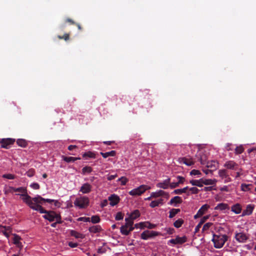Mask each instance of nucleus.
<instances>
[{"mask_svg":"<svg viewBox=\"0 0 256 256\" xmlns=\"http://www.w3.org/2000/svg\"><path fill=\"white\" fill-rule=\"evenodd\" d=\"M16 194L20 195L21 196H23L22 200L24 201V202L30 208L34 203V200H32V198L29 195H28L27 192L24 194Z\"/></svg>","mask_w":256,"mask_h":256,"instance_id":"obj_10","label":"nucleus"},{"mask_svg":"<svg viewBox=\"0 0 256 256\" xmlns=\"http://www.w3.org/2000/svg\"><path fill=\"white\" fill-rule=\"evenodd\" d=\"M100 218L98 216H93L90 218V221H91L93 224H97L100 222Z\"/></svg>","mask_w":256,"mask_h":256,"instance_id":"obj_39","label":"nucleus"},{"mask_svg":"<svg viewBox=\"0 0 256 256\" xmlns=\"http://www.w3.org/2000/svg\"><path fill=\"white\" fill-rule=\"evenodd\" d=\"M144 226H146V228H147L150 229H152V228H154L156 227V224H152L148 222H146V224Z\"/></svg>","mask_w":256,"mask_h":256,"instance_id":"obj_52","label":"nucleus"},{"mask_svg":"<svg viewBox=\"0 0 256 256\" xmlns=\"http://www.w3.org/2000/svg\"><path fill=\"white\" fill-rule=\"evenodd\" d=\"M201 174H201L200 172L197 170H192L190 172V174L192 176L200 175Z\"/></svg>","mask_w":256,"mask_h":256,"instance_id":"obj_54","label":"nucleus"},{"mask_svg":"<svg viewBox=\"0 0 256 256\" xmlns=\"http://www.w3.org/2000/svg\"><path fill=\"white\" fill-rule=\"evenodd\" d=\"M158 232L154 231L144 230L141 234V238L144 240H147L150 238L158 236Z\"/></svg>","mask_w":256,"mask_h":256,"instance_id":"obj_5","label":"nucleus"},{"mask_svg":"<svg viewBox=\"0 0 256 256\" xmlns=\"http://www.w3.org/2000/svg\"><path fill=\"white\" fill-rule=\"evenodd\" d=\"M189 190L193 194H197L199 192V190L196 187L191 188Z\"/></svg>","mask_w":256,"mask_h":256,"instance_id":"obj_57","label":"nucleus"},{"mask_svg":"<svg viewBox=\"0 0 256 256\" xmlns=\"http://www.w3.org/2000/svg\"><path fill=\"white\" fill-rule=\"evenodd\" d=\"M16 143L18 146L22 148L26 147L28 144L27 142L24 139H18Z\"/></svg>","mask_w":256,"mask_h":256,"instance_id":"obj_35","label":"nucleus"},{"mask_svg":"<svg viewBox=\"0 0 256 256\" xmlns=\"http://www.w3.org/2000/svg\"><path fill=\"white\" fill-rule=\"evenodd\" d=\"M180 162L188 166H190L194 164V162L192 158H181Z\"/></svg>","mask_w":256,"mask_h":256,"instance_id":"obj_26","label":"nucleus"},{"mask_svg":"<svg viewBox=\"0 0 256 256\" xmlns=\"http://www.w3.org/2000/svg\"><path fill=\"white\" fill-rule=\"evenodd\" d=\"M41 204L34 203L31 206L30 208L39 212L40 214H45L48 213V210H44Z\"/></svg>","mask_w":256,"mask_h":256,"instance_id":"obj_12","label":"nucleus"},{"mask_svg":"<svg viewBox=\"0 0 256 256\" xmlns=\"http://www.w3.org/2000/svg\"><path fill=\"white\" fill-rule=\"evenodd\" d=\"M30 186L34 190H38L40 188L39 184L36 182H34L31 184Z\"/></svg>","mask_w":256,"mask_h":256,"instance_id":"obj_53","label":"nucleus"},{"mask_svg":"<svg viewBox=\"0 0 256 256\" xmlns=\"http://www.w3.org/2000/svg\"><path fill=\"white\" fill-rule=\"evenodd\" d=\"M88 230L90 232L96 234L100 232L102 228L100 225H96L90 227Z\"/></svg>","mask_w":256,"mask_h":256,"instance_id":"obj_22","label":"nucleus"},{"mask_svg":"<svg viewBox=\"0 0 256 256\" xmlns=\"http://www.w3.org/2000/svg\"><path fill=\"white\" fill-rule=\"evenodd\" d=\"M224 166L228 169L236 170L238 168V164L234 161L229 160L226 162Z\"/></svg>","mask_w":256,"mask_h":256,"instance_id":"obj_15","label":"nucleus"},{"mask_svg":"<svg viewBox=\"0 0 256 256\" xmlns=\"http://www.w3.org/2000/svg\"><path fill=\"white\" fill-rule=\"evenodd\" d=\"M184 221L182 219L180 218L176 220L174 223V226L176 228H180L182 224H184Z\"/></svg>","mask_w":256,"mask_h":256,"instance_id":"obj_37","label":"nucleus"},{"mask_svg":"<svg viewBox=\"0 0 256 256\" xmlns=\"http://www.w3.org/2000/svg\"><path fill=\"white\" fill-rule=\"evenodd\" d=\"M251 184H241V189L242 191H248L250 190Z\"/></svg>","mask_w":256,"mask_h":256,"instance_id":"obj_42","label":"nucleus"},{"mask_svg":"<svg viewBox=\"0 0 256 256\" xmlns=\"http://www.w3.org/2000/svg\"><path fill=\"white\" fill-rule=\"evenodd\" d=\"M70 234L71 236L75 237L76 238H84V235L77 232L74 230H71L70 232Z\"/></svg>","mask_w":256,"mask_h":256,"instance_id":"obj_27","label":"nucleus"},{"mask_svg":"<svg viewBox=\"0 0 256 256\" xmlns=\"http://www.w3.org/2000/svg\"><path fill=\"white\" fill-rule=\"evenodd\" d=\"M170 178L164 180L163 182H159L156 184L158 188L166 189L170 184Z\"/></svg>","mask_w":256,"mask_h":256,"instance_id":"obj_18","label":"nucleus"},{"mask_svg":"<svg viewBox=\"0 0 256 256\" xmlns=\"http://www.w3.org/2000/svg\"><path fill=\"white\" fill-rule=\"evenodd\" d=\"M150 206L151 208H154L156 206H158V203L157 202L156 200H153L150 204Z\"/></svg>","mask_w":256,"mask_h":256,"instance_id":"obj_59","label":"nucleus"},{"mask_svg":"<svg viewBox=\"0 0 256 256\" xmlns=\"http://www.w3.org/2000/svg\"><path fill=\"white\" fill-rule=\"evenodd\" d=\"M78 246V244L76 242H68V246H70V248H74L77 247Z\"/></svg>","mask_w":256,"mask_h":256,"instance_id":"obj_62","label":"nucleus"},{"mask_svg":"<svg viewBox=\"0 0 256 256\" xmlns=\"http://www.w3.org/2000/svg\"><path fill=\"white\" fill-rule=\"evenodd\" d=\"M254 208V204H248L246 206V209L243 211L242 216L250 215L252 213Z\"/></svg>","mask_w":256,"mask_h":256,"instance_id":"obj_16","label":"nucleus"},{"mask_svg":"<svg viewBox=\"0 0 256 256\" xmlns=\"http://www.w3.org/2000/svg\"><path fill=\"white\" fill-rule=\"evenodd\" d=\"M125 221H126L125 224L124 226H122L120 227V232L122 234L127 236V235H128V216H126Z\"/></svg>","mask_w":256,"mask_h":256,"instance_id":"obj_17","label":"nucleus"},{"mask_svg":"<svg viewBox=\"0 0 256 256\" xmlns=\"http://www.w3.org/2000/svg\"><path fill=\"white\" fill-rule=\"evenodd\" d=\"M108 200L110 202V204L112 206H114L118 204L120 198L117 195L113 194L108 198Z\"/></svg>","mask_w":256,"mask_h":256,"instance_id":"obj_14","label":"nucleus"},{"mask_svg":"<svg viewBox=\"0 0 256 256\" xmlns=\"http://www.w3.org/2000/svg\"><path fill=\"white\" fill-rule=\"evenodd\" d=\"M124 214H122V212H118V213H116V215L115 219L116 220H122L123 218H124Z\"/></svg>","mask_w":256,"mask_h":256,"instance_id":"obj_48","label":"nucleus"},{"mask_svg":"<svg viewBox=\"0 0 256 256\" xmlns=\"http://www.w3.org/2000/svg\"><path fill=\"white\" fill-rule=\"evenodd\" d=\"M215 210H229L228 205L224 203L218 204L214 208Z\"/></svg>","mask_w":256,"mask_h":256,"instance_id":"obj_25","label":"nucleus"},{"mask_svg":"<svg viewBox=\"0 0 256 256\" xmlns=\"http://www.w3.org/2000/svg\"><path fill=\"white\" fill-rule=\"evenodd\" d=\"M62 160L66 162H74L78 160H80V158H74L72 156L67 157L64 156H62Z\"/></svg>","mask_w":256,"mask_h":256,"instance_id":"obj_29","label":"nucleus"},{"mask_svg":"<svg viewBox=\"0 0 256 256\" xmlns=\"http://www.w3.org/2000/svg\"><path fill=\"white\" fill-rule=\"evenodd\" d=\"M180 212L179 208H172L170 211L169 218H174L177 214Z\"/></svg>","mask_w":256,"mask_h":256,"instance_id":"obj_34","label":"nucleus"},{"mask_svg":"<svg viewBox=\"0 0 256 256\" xmlns=\"http://www.w3.org/2000/svg\"><path fill=\"white\" fill-rule=\"evenodd\" d=\"M169 186H170V188H176V187H178L179 186V184H178V182H172V183L170 182V184Z\"/></svg>","mask_w":256,"mask_h":256,"instance_id":"obj_61","label":"nucleus"},{"mask_svg":"<svg viewBox=\"0 0 256 256\" xmlns=\"http://www.w3.org/2000/svg\"><path fill=\"white\" fill-rule=\"evenodd\" d=\"M58 38L60 40L64 39V40L66 41V40H68L70 39V34H64V36H58Z\"/></svg>","mask_w":256,"mask_h":256,"instance_id":"obj_49","label":"nucleus"},{"mask_svg":"<svg viewBox=\"0 0 256 256\" xmlns=\"http://www.w3.org/2000/svg\"><path fill=\"white\" fill-rule=\"evenodd\" d=\"M210 208V206L205 204L203 205L198 211V214L199 216H202L206 211L208 210Z\"/></svg>","mask_w":256,"mask_h":256,"instance_id":"obj_28","label":"nucleus"},{"mask_svg":"<svg viewBox=\"0 0 256 256\" xmlns=\"http://www.w3.org/2000/svg\"><path fill=\"white\" fill-rule=\"evenodd\" d=\"M58 216H61L60 214H57L53 210H48V213L44 215L42 217L50 222H54L58 218Z\"/></svg>","mask_w":256,"mask_h":256,"instance_id":"obj_4","label":"nucleus"},{"mask_svg":"<svg viewBox=\"0 0 256 256\" xmlns=\"http://www.w3.org/2000/svg\"><path fill=\"white\" fill-rule=\"evenodd\" d=\"M82 156L83 158L88 157L90 158H96V154L94 153L89 151L84 153L82 154Z\"/></svg>","mask_w":256,"mask_h":256,"instance_id":"obj_41","label":"nucleus"},{"mask_svg":"<svg viewBox=\"0 0 256 256\" xmlns=\"http://www.w3.org/2000/svg\"><path fill=\"white\" fill-rule=\"evenodd\" d=\"M187 240V238L186 236L180 237L176 236L175 238H172L168 240V244H182Z\"/></svg>","mask_w":256,"mask_h":256,"instance_id":"obj_6","label":"nucleus"},{"mask_svg":"<svg viewBox=\"0 0 256 256\" xmlns=\"http://www.w3.org/2000/svg\"><path fill=\"white\" fill-rule=\"evenodd\" d=\"M92 186L88 183H85L82 185L80 190V192L82 194H88L92 191Z\"/></svg>","mask_w":256,"mask_h":256,"instance_id":"obj_13","label":"nucleus"},{"mask_svg":"<svg viewBox=\"0 0 256 256\" xmlns=\"http://www.w3.org/2000/svg\"><path fill=\"white\" fill-rule=\"evenodd\" d=\"M202 178H200L198 180H190V182L192 185L194 186H197L198 187H202L203 186L202 183Z\"/></svg>","mask_w":256,"mask_h":256,"instance_id":"obj_31","label":"nucleus"},{"mask_svg":"<svg viewBox=\"0 0 256 256\" xmlns=\"http://www.w3.org/2000/svg\"><path fill=\"white\" fill-rule=\"evenodd\" d=\"M14 238H12L13 243L16 245V244L20 242L22 238L20 236L16 234H13Z\"/></svg>","mask_w":256,"mask_h":256,"instance_id":"obj_40","label":"nucleus"},{"mask_svg":"<svg viewBox=\"0 0 256 256\" xmlns=\"http://www.w3.org/2000/svg\"><path fill=\"white\" fill-rule=\"evenodd\" d=\"M228 236L226 234H213L212 242H214V246L216 248H220L228 240Z\"/></svg>","mask_w":256,"mask_h":256,"instance_id":"obj_1","label":"nucleus"},{"mask_svg":"<svg viewBox=\"0 0 256 256\" xmlns=\"http://www.w3.org/2000/svg\"><path fill=\"white\" fill-rule=\"evenodd\" d=\"M34 169H30L26 172V175L28 177H32L34 176Z\"/></svg>","mask_w":256,"mask_h":256,"instance_id":"obj_56","label":"nucleus"},{"mask_svg":"<svg viewBox=\"0 0 256 256\" xmlns=\"http://www.w3.org/2000/svg\"><path fill=\"white\" fill-rule=\"evenodd\" d=\"M78 220L83 221L84 222H90V218L88 217H80L78 219Z\"/></svg>","mask_w":256,"mask_h":256,"instance_id":"obj_58","label":"nucleus"},{"mask_svg":"<svg viewBox=\"0 0 256 256\" xmlns=\"http://www.w3.org/2000/svg\"><path fill=\"white\" fill-rule=\"evenodd\" d=\"M140 214L138 210H134L132 212L129 214V216L130 217V220L133 221L134 220H136L137 218L140 217Z\"/></svg>","mask_w":256,"mask_h":256,"instance_id":"obj_21","label":"nucleus"},{"mask_svg":"<svg viewBox=\"0 0 256 256\" xmlns=\"http://www.w3.org/2000/svg\"><path fill=\"white\" fill-rule=\"evenodd\" d=\"M234 238L238 242L244 243L246 242L248 238V236L243 232H236Z\"/></svg>","mask_w":256,"mask_h":256,"instance_id":"obj_8","label":"nucleus"},{"mask_svg":"<svg viewBox=\"0 0 256 256\" xmlns=\"http://www.w3.org/2000/svg\"><path fill=\"white\" fill-rule=\"evenodd\" d=\"M188 188V186H186L183 188L181 189H176L175 190L173 193L176 194H180L182 193H186V190Z\"/></svg>","mask_w":256,"mask_h":256,"instance_id":"obj_36","label":"nucleus"},{"mask_svg":"<svg viewBox=\"0 0 256 256\" xmlns=\"http://www.w3.org/2000/svg\"><path fill=\"white\" fill-rule=\"evenodd\" d=\"M182 202V200L180 197L176 196L170 200L169 204H181Z\"/></svg>","mask_w":256,"mask_h":256,"instance_id":"obj_30","label":"nucleus"},{"mask_svg":"<svg viewBox=\"0 0 256 256\" xmlns=\"http://www.w3.org/2000/svg\"><path fill=\"white\" fill-rule=\"evenodd\" d=\"M100 154L104 158H106L108 156H114L116 154V152L115 150H111L106 152H101Z\"/></svg>","mask_w":256,"mask_h":256,"instance_id":"obj_32","label":"nucleus"},{"mask_svg":"<svg viewBox=\"0 0 256 256\" xmlns=\"http://www.w3.org/2000/svg\"><path fill=\"white\" fill-rule=\"evenodd\" d=\"M108 204V202L107 200H104L101 203V207L104 208Z\"/></svg>","mask_w":256,"mask_h":256,"instance_id":"obj_63","label":"nucleus"},{"mask_svg":"<svg viewBox=\"0 0 256 256\" xmlns=\"http://www.w3.org/2000/svg\"><path fill=\"white\" fill-rule=\"evenodd\" d=\"M15 142V140L11 138H2L0 140L1 147L6 149L10 148V146L12 144Z\"/></svg>","mask_w":256,"mask_h":256,"instance_id":"obj_7","label":"nucleus"},{"mask_svg":"<svg viewBox=\"0 0 256 256\" xmlns=\"http://www.w3.org/2000/svg\"><path fill=\"white\" fill-rule=\"evenodd\" d=\"M14 188H15L12 186H8L4 190V194H7L9 193H12L14 192Z\"/></svg>","mask_w":256,"mask_h":256,"instance_id":"obj_47","label":"nucleus"},{"mask_svg":"<svg viewBox=\"0 0 256 256\" xmlns=\"http://www.w3.org/2000/svg\"><path fill=\"white\" fill-rule=\"evenodd\" d=\"M2 178L9 180H14L15 178V176L14 174H8L2 175Z\"/></svg>","mask_w":256,"mask_h":256,"instance_id":"obj_51","label":"nucleus"},{"mask_svg":"<svg viewBox=\"0 0 256 256\" xmlns=\"http://www.w3.org/2000/svg\"><path fill=\"white\" fill-rule=\"evenodd\" d=\"M116 176H117L116 174L110 175V176H108L107 179L108 180H114Z\"/></svg>","mask_w":256,"mask_h":256,"instance_id":"obj_64","label":"nucleus"},{"mask_svg":"<svg viewBox=\"0 0 256 256\" xmlns=\"http://www.w3.org/2000/svg\"><path fill=\"white\" fill-rule=\"evenodd\" d=\"M176 178L178 180V183L179 185H180V184H183L184 182L185 181L184 178L182 176H177Z\"/></svg>","mask_w":256,"mask_h":256,"instance_id":"obj_55","label":"nucleus"},{"mask_svg":"<svg viewBox=\"0 0 256 256\" xmlns=\"http://www.w3.org/2000/svg\"><path fill=\"white\" fill-rule=\"evenodd\" d=\"M150 188V187L144 184L141 185L139 187L129 192V194L133 196H140Z\"/></svg>","mask_w":256,"mask_h":256,"instance_id":"obj_3","label":"nucleus"},{"mask_svg":"<svg viewBox=\"0 0 256 256\" xmlns=\"http://www.w3.org/2000/svg\"><path fill=\"white\" fill-rule=\"evenodd\" d=\"M202 185L204 184L205 185H213V184H215L216 182V180H215V179H214V180H211V179H206V180H204L203 178H202Z\"/></svg>","mask_w":256,"mask_h":256,"instance_id":"obj_33","label":"nucleus"},{"mask_svg":"<svg viewBox=\"0 0 256 256\" xmlns=\"http://www.w3.org/2000/svg\"><path fill=\"white\" fill-rule=\"evenodd\" d=\"M133 224V221L130 220V217L129 216V232L134 229V228L132 226Z\"/></svg>","mask_w":256,"mask_h":256,"instance_id":"obj_60","label":"nucleus"},{"mask_svg":"<svg viewBox=\"0 0 256 256\" xmlns=\"http://www.w3.org/2000/svg\"><path fill=\"white\" fill-rule=\"evenodd\" d=\"M146 224V222H140L135 224L134 226L136 228H140L141 229H142L146 228V226H144Z\"/></svg>","mask_w":256,"mask_h":256,"instance_id":"obj_46","label":"nucleus"},{"mask_svg":"<svg viewBox=\"0 0 256 256\" xmlns=\"http://www.w3.org/2000/svg\"><path fill=\"white\" fill-rule=\"evenodd\" d=\"M209 216H206L202 217L198 223V224L196 226L195 230H194V232L196 233L199 230L200 228L202 227V226L203 224L208 218Z\"/></svg>","mask_w":256,"mask_h":256,"instance_id":"obj_20","label":"nucleus"},{"mask_svg":"<svg viewBox=\"0 0 256 256\" xmlns=\"http://www.w3.org/2000/svg\"><path fill=\"white\" fill-rule=\"evenodd\" d=\"M161 196H168V194L162 190H160L151 194V196L152 198H158Z\"/></svg>","mask_w":256,"mask_h":256,"instance_id":"obj_23","label":"nucleus"},{"mask_svg":"<svg viewBox=\"0 0 256 256\" xmlns=\"http://www.w3.org/2000/svg\"><path fill=\"white\" fill-rule=\"evenodd\" d=\"M244 148L242 146H236L235 148V154H240L243 152Z\"/></svg>","mask_w":256,"mask_h":256,"instance_id":"obj_44","label":"nucleus"},{"mask_svg":"<svg viewBox=\"0 0 256 256\" xmlns=\"http://www.w3.org/2000/svg\"><path fill=\"white\" fill-rule=\"evenodd\" d=\"M212 225V222H207L202 227V230L204 232L208 230Z\"/></svg>","mask_w":256,"mask_h":256,"instance_id":"obj_50","label":"nucleus"},{"mask_svg":"<svg viewBox=\"0 0 256 256\" xmlns=\"http://www.w3.org/2000/svg\"><path fill=\"white\" fill-rule=\"evenodd\" d=\"M14 192H19L22 193V194H24L25 193H26L27 190L26 188H24V187H20L18 188H14Z\"/></svg>","mask_w":256,"mask_h":256,"instance_id":"obj_43","label":"nucleus"},{"mask_svg":"<svg viewBox=\"0 0 256 256\" xmlns=\"http://www.w3.org/2000/svg\"><path fill=\"white\" fill-rule=\"evenodd\" d=\"M206 167L210 168L212 170H216L218 167V162L214 160L208 162L206 163Z\"/></svg>","mask_w":256,"mask_h":256,"instance_id":"obj_19","label":"nucleus"},{"mask_svg":"<svg viewBox=\"0 0 256 256\" xmlns=\"http://www.w3.org/2000/svg\"><path fill=\"white\" fill-rule=\"evenodd\" d=\"M32 200L36 204H44L45 202H48L49 204L52 203L54 200L48 198H44L41 196L38 195L36 196L33 198Z\"/></svg>","mask_w":256,"mask_h":256,"instance_id":"obj_9","label":"nucleus"},{"mask_svg":"<svg viewBox=\"0 0 256 256\" xmlns=\"http://www.w3.org/2000/svg\"><path fill=\"white\" fill-rule=\"evenodd\" d=\"M58 218L56 219V222L52 223L51 224V226L52 228H56V226L57 224H62V218L61 216H58Z\"/></svg>","mask_w":256,"mask_h":256,"instance_id":"obj_45","label":"nucleus"},{"mask_svg":"<svg viewBox=\"0 0 256 256\" xmlns=\"http://www.w3.org/2000/svg\"><path fill=\"white\" fill-rule=\"evenodd\" d=\"M76 206L80 208H84L87 207L89 204V199L86 196H82L80 198H77L74 202Z\"/></svg>","mask_w":256,"mask_h":256,"instance_id":"obj_2","label":"nucleus"},{"mask_svg":"<svg viewBox=\"0 0 256 256\" xmlns=\"http://www.w3.org/2000/svg\"><path fill=\"white\" fill-rule=\"evenodd\" d=\"M231 210L236 214H239L242 212V207L240 204H236L231 208Z\"/></svg>","mask_w":256,"mask_h":256,"instance_id":"obj_24","label":"nucleus"},{"mask_svg":"<svg viewBox=\"0 0 256 256\" xmlns=\"http://www.w3.org/2000/svg\"><path fill=\"white\" fill-rule=\"evenodd\" d=\"M219 176L223 180L225 183L228 182L232 180L230 178L226 170H220L218 171Z\"/></svg>","mask_w":256,"mask_h":256,"instance_id":"obj_11","label":"nucleus"},{"mask_svg":"<svg viewBox=\"0 0 256 256\" xmlns=\"http://www.w3.org/2000/svg\"><path fill=\"white\" fill-rule=\"evenodd\" d=\"M92 171V168L89 166H86L82 168V174H90Z\"/></svg>","mask_w":256,"mask_h":256,"instance_id":"obj_38","label":"nucleus"}]
</instances>
